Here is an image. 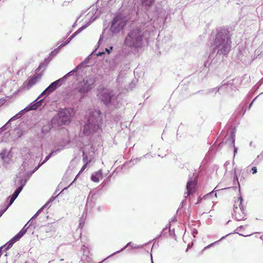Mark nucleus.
<instances>
[{
	"label": "nucleus",
	"mask_w": 263,
	"mask_h": 263,
	"mask_svg": "<svg viewBox=\"0 0 263 263\" xmlns=\"http://www.w3.org/2000/svg\"><path fill=\"white\" fill-rule=\"evenodd\" d=\"M156 13L157 14L156 18L155 17H152L150 18V21L148 22L152 25V23H151L152 21H155V19L156 18H160L162 19V21L164 20H165L166 16L167 15L166 11L164 9L162 8L161 7H160L159 6H156Z\"/></svg>",
	"instance_id": "14"
},
{
	"label": "nucleus",
	"mask_w": 263,
	"mask_h": 263,
	"mask_svg": "<svg viewBox=\"0 0 263 263\" xmlns=\"http://www.w3.org/2000/svg\"><path fill=\"white\" fill-rule=\"evenodd\" d=\"M91 22H89L87 23L86 24L80 27L79 29H78L70 37H69L66 41H69V43L70 41L74 37L77 35H78L79 33H80L82 31H83L84 29L86 28L88 26L90 25Z\"/></svg>",
	"instance_id": "23"
},
{
	"label": "nucleus",
	"mask_w": 263,
	"mask_h": 263,
	"mask_svg": "<svg viewBox=\"0 0 263 263\" xmlns=\"http://www.w3.org/2000/svg\"><path fill=\"white\" fill-rule=\"evenodd\" d=\"M252 174H255L257 173V168L255 166H253L252 168Z\"/></svg>",
	"instance_id": "55"
},
{
	"label": "nucleus",
	"mask_w": 263,
	"mask_h": 263,
	"mask_svg": "<svg viewBox=\"0 0 263 263\" xmlns=\"http://www.w3.org/2000/svg\"><path fill=\"white\" fill-rule=\"evenodd\" d=\"M22 116H21V115L20 114L19 112L17 113L16 114H15L14 116H13L12 117H11L9 120L8 121L10 123L11 121H14L16 119H18L20 118H21Z\"/></svg>",
	"instance_id": "38"
},
{
	"label": "nucleus",
	"mask_w": 263,
	"mask_h": 263,
	"mask_svg": "<svg viewBox=\"0 0 263 263\" xmlns=\"http://www.w3.org/2000/svg\"><path fill=\"white\" fill-rule=\"evenodd\" d=\"M243 199L241 196L239 197L238 201L239 202V209H238L237 206L234 207V212L232 214L233 217L237 221H240L246 219V212L245 210L242 205V202Z\"/></svg>",
	"instance_id": "8"
},
{
	"label": "nucleus",
	"mask_w": 263,
	"mask_h": 263,
	"mask_svg": "<svg viewBox=\"0 0 263 263\" xmlns=\"http://www.w3.org/2000/svg\"><path fill=\"white\" fill-rule=\"evenodd\" d=\"M105 54V52L104 51H102V52H99L98 53H97V55L98 56H101L103 54Z\"/></svg>",
	"instance_id": "60"
},
{
	"label": "nucleus",
	"mask_w": 263,
	"mask_h": 263,
	"mask_svg": "<svg viewBox=\"0 0 263 263\" xmlns=\"http://www.w3.org/2000/svg\"><path fill=\"white\" fill-rule=\"evenodd\" d=\"M10 127V123L9 121H8L5 125H4L2 127L0 128V130L4 132L6 131L7 129V128Z\"/></svg>",
	"instance_id": "37"
},
{
	"label": "nucleus",
	"mask_w": 263,
	"mask_h": 263,
	"mask_svg": "<svg viewBox=\"0 0 263 263\" xmlns=\"http://www.w3.org/2000/svg\"><path fill=\"white\" fill-rule=\"evenodd\" d=\"M32 218L25 225V226L23 228V229L17 233L21 234L20 238L26 233L27 230L28 228L32 224V222H31L29 226L27 227V224L30 222Z\"/></svg>",
	"instance_id": "29"
},
{
	"label": "nucleus",
	"mask_w": 263,
	"mask_h": 263,
	"mask_svg": "<svg viewBox=\"0 0 263 263\" xmlns=\"http://www.w3.org/2000/svg\"><path fill=\"white\" fill-rule=\"evenodd\" d=\"M6 150H3L2 153H0V157L2 160H5V158L6 157Z\"/></svg>",
	"instance_id": "45"
},
{
	"label": "nucleus",
	"mask_w": 263,
	"mask_h": 263,
	"mask_svg": "<svg viewBox=\"0 0 263 263\" xmlns=\"http://www.w3.org/2000/svg\"><path fill=\"white\" fill-rule=\"evenodd\" d=\"M96 81V78L93 76L86 77L82 82L79 83L78 86L75 90L81 95H85L95 87Z\"/></svg>",
	"instance_id": "5"
},
{
	"label": "nucleus",
	"mask_w": 263,
	"mask_h": 263,
	"mask_svg": "<svg viewBox=\"0 0 263 263\" xmlns=\"http://www.w3.org/2000/svg\"><path fill=\"white\" fill-rule=\"evenodd\" d=\"M15 131L16 132V134L17 138H21L24 134V132L21 129L17 128Z\"/></svg>",
	"instance_id": "43"
},
{
	"label": "nucleus",
	"mask_w": 263,
	"mask_h": 263,
	"mask_svg": "<svg viewBox=\"0 0 263 263\" xmlns=\"http://www.w3.org/2000/svg\"><path fill=\"white\" fill-rule=\"evenodd\" d=\"M63 80H58L52 82L40 95L39 97L46 98L50 94L55 91L58 88L62 86L63 83H62Z\"/></svg>",
	"instance_id": "9"
},
{
	"label": "nucleus",
	"mask_w": 263,
	"mask_h": 263,
	"mask_svg": "<svg viewBox=\"0 0 263 263\" xmlns=\"http://www.w3.org/2000/svg\"><path fill=\"white\" fill-rule=\"evenodd\" d=\"M50 202L48 201L41 208H40L37 212L34 215V216L32 217V219L36 218L37 215L45 209L46 208Z\"/></svg>",
	"instance_id": "31"
},
{
	"label": "nucleus",
	"mask_w": 263,
	"mask_h": 263,
	"mask_svg": "<svg viewBox=\"0 0 263 263\" xmlns=\"http://www.w3.org/2000/svg\"><path fill=\"white\" fill-rule=\"evenodd\" d=\"M69 3V2H68V1H65L62 4V6H67Z\"/></svg>",
	"instance_id": "57"
},
{
	"label": "nucleus",
	"mask_w": 263,
	"mask_h": 263,
	"mask_svg": "<svg viewBox=\"0 0 263 263\" xmlns=\"http://www.w3.org/2000/svg\"><path fill=\"white\" fill-rule=\"evenodd\" d=\"M193 235L194 237H195V234H197L198 233L197 230L196 229H194L193 231Z\"/></svg>",
	"instance_id": "59"
},
{
	"label": "nucleus",
	"mask_w": 263,
	"mask_h": 263,
	"mask_svg": "<svg viewBox=\"0 0 263 263\" xmlns=\"http://www.w3.org/2000/svg\"><path fill=\"white\" fill-rule=\"evenodd\" d=\"M154 27L149 22H142L131 26L124 39V45L130 50L138 51L147 42L149 33Z\"/></svg>",
	"instance_id": "2"
},
{
	"label": "nucleus",
	"mask_w": 263,
	"mask_h": 263,
	"mask_svg": "<svg viewBox=\"0 0 263 263\" xmlns=\"http://www.w3.org/2000/svg\"><path fill=\"white\" fill-rule=\"evenodd\" d=\"M235 132L233 130H232L230 135L227 138L225 143L223 141L221 142L218 145V147L220 148L224 144L231 146L234 147V156H235L236 154L237 153V148L235 146Z\"/></svg>",
	"instance_id": "10"
},
{
	"label": "nucleus",
	"mask_w": 263,
	"mask_h": 263,
	"mask_svg": "<svg viewBox=\"0 0 263 263\" xmlns=\"http://www.w3.org/2000/svg\"><path fill=\"white\" fill-rule=\"evenodd\" d=\"M201 199L198 198L197 202L196 203V204L199 203L201 202Z\"/></svg>",
	"instance_id": "63"
},
{
	"label": "nucleus",
	"mask_w": 263,
	"mask_h": 263,
	"mask_svg": "<svg viewBox=\"0 0 263 263\" xmlns=\"http://www.w3.org/2000/svg\"><path fill=\"white\" fill-rule=\"evenodd\" d=\"M258 97V96H257L256 97H255L252 101V102H251V103L250 104L249 106V109H250L251 107L252 106L253 103H254V102L255 101V100L257 99V98Z\"/></svg>",
	"instance_id": "56"
},
{
	"label": "nucleus",
	"mask_w": 263,
	"mask_h": 263,
	"mask_svg": "<svg viewBox=\"0 0 263 263\" xmlns=\"http://www.w3.org/2000/svg\"><path fill=\"white\" fill-rule=\"evenodd\" d=\"M69 43V41H65L60 45L57 48L54 49L53 51H52L48 57H50V58H52V59L55 57L60 51V50L64 47V46L67 45Z\"/></svg>",
	"instance_id": "20"
},
{
	"label": "nucleus",
	"mask_w": 263,
	"mask_h": 263,
	"mask_svg": "<svg viewBox=\"0 0 263 263\" xmlns=\"http://www.w3.org/2000/svg\"><path fill=\"white\" fill-rule=\"evenodd\" d=\"M261 161L257 158H256L253 162H252V164L254 165H258Z\"/></svg>",
	"instance_id": "51"
},
{
	"label": "nucleus",
	"mask_w": 263,
	"mask_h": 263,
	"mask_svg": "<svg viewBox=\"0 0 263 263\" xmlns=\"http://www.w3.org/2000/svg\"><path fill=\"white\" fill-rule=\"evenodd\" d=\"M63 192V191H62L59 194L57 195L56 196H52L50 199L49 200H48V201L51 203L53 201H54L55 198L60 194H61Z\"/></svg>",
	"instance_id": "46"
},
{
	"label": "nucleus",
	"mask_w": 263,
	"mask_h": 263,
	"mask_svg": "<svg viewBox=\"0 0 263 263\" xmlns=\"http://www.w3.org/2000/svg\"><path fill=\"white\" fill-rule=\"evenodd\" d=\"M63 148H61V149H54V150H52L51 151V152L48 154L45 158V159L42 161L41 162V163L43 165L45 163H46L50 158L51 157L54 155V154H57L58 153H59L60 152V151L61 149H62Z\"/></svg>",
	"instance_id": "28"
},
{
	"label": "nucleus",
	"mask_w": 263,
	"mask_h": 263,
	"mask_svg": "<svg viewBox=\"0 0 263 263\" xmlns=\"http://www.w3.org/2000/svg\"><path fill=\"white\" fill-rule=\"evenodd\" d=\"M232 34L229 29L219 27L216 30V34L211 45V51L207 60L204 62V67L209 68L216 65L218 59H223L227 57L232 48Z\"/></svg>",
	"instance_id": "1"
},
{
	"label": "nucleus",
	"mask_w": 263,
	"mask_h": 263,
	"mask_svg": "<svg viewBox=\"0 0 263 263\" xmlns=\"http://www.w3.org/2000/svg\"><path fill=\"white\" fill-rule=\"evenodd\" d=\"M230 234H231V233L228 234L226 235V236H224L222 237L221 238V239H219L218 241H215V242H213V243H211V244L209 245L208 246H207L206 247H205L204 248V249H206L210 248L211 247H212V246L214 243H216L218 242V241H219L220 240H222V239H224L226 237H227V236H228V235H230Z\"/></svg>",
	"instance_id": "41"
},
{
	"label": "nucleus",
	"mask_w": 263,
	"mask_h": 263,
	"mask_svg": "<svg viewBox=\"0 0 263 263\" xmlns=\"http://www.w3.org/2000/svg\"><path fill=\"white\" fill-rule=\"evenodd\" d=\"M113 49V47L112 46H110L109 47V48H105V51L108 53V54H110V53L111 52V51H112Z\"/></svg>",
	"instance_id": "52"
},
{
	"label": "nucleus",
	"mask_w": 263,
	"mask_h": 263,
	"mask_svg": "<svg viewBox=\"0 0 263 263\" xmlns=\"http://www.w3.org/2000/svg\"><path fill=\"white\" fill-rule=\"evenodd\" d=\"M127 21L120 15H116L111 22L110 31L113 33H119L126 25Z\"/></svg>",
	"instance_id": "7"
},
{
	"label": "nucleus",
	"mask_w": 263,
	"mask_h": 263,
	"mask_svg": "<svg viewBox=\"0 0 263 263\" xmlns=\"http://www.w3.org/2000/svg\"><path fill=\"white\" fill-rule=\"evenodd\" d=\"M43 164L40 162L37 166H36L33 171H32V173H34L35 171H36Z\"/></svg>",
	"instance_id": "50"
},
{
	"label": "nucleus",
	"mask_w": 263,
	"mask_h": 263,
	"mask_svg": "<svg viewBox=\"0 0 263 263\" xmlns=\"http://www.w3.org/2000/svg\"><path fill=\"white\" fill-rule=\"evenodd\" d=\"M167 229H168V231L169 233L170 236H171L173 237H175V230H174V229H173V230L171 229V224L170 223L167 224V225L166 226V227L163 229L162 232L159 235L158 237H160L161 236H164L165 234V233H166L165 231L167 230Z\"/></svg>",
	"instance_id": "21"
},
{
	"label": "nucleus",
	"mask_w": 263,
	"mask_h": 263,
	"mask_svg": "<svg viewBox=\"0 0 263 263\" xmlns=\"http://www.w3.org/2000/svg\"><path fill=\"white\" fill-rule=\"evenodd\" d=\"M236 178L237 181V183L238 184H239V182H238V178H237V176H236V174H235V175H234V179Z\"/></svg>",
	"instance_id": "61"
},
{
	"label": "nucleus",
	"mask_w": 263,
	"mask_h": 263,
	"mask_svg": "<svg viewBox=\"0 0 263 263\" xmlns=\"http://www.w3.org/2000/svg\"><path fill=\"white\" fill-rule=\"evenodd\" d=\"M29 110H35L37 108V105H36L35 100L32 102L27 106Z\"/></svg>",
	"instance_id": "33"
},
{
	"label": "nucleus",
	"mask_w": 263,
	"mask_h": 263,
	"mask_svg": "<svg viewBox=\"0 0 263 263\" xmlns=\"http://www.w3.org/2000/svg\"><path fill=\"white\" fill-rule=\"evenodd\" d=\"M45 230L46 231V232H48L51 230L54 231V228H53L52 226H51V227L46 226L45 227Z\"/></svg>",
	"instance_id": "47"
},
{
	"label": "nucleus",
	"mask_w": 263,
	"mask_h": 263,
	"mask_svg": "<svg viewBox=\"0 0 263 263\" xmlns=\"http://www.w3.org/2000/svg\"><path fill=\"white\" fill-rule=\"evenodd\" d=\"M197 185V181L195 179L189 180L186 184V190L187 192L185 193L184 198H186L188 196L193 194L196 191V187Z\"/></svg>",
	"instance_id": "15"
},
{
	"label": "nucleus",
	"mask_w": 263,
	"mask_h": 263,
	"mask_svg": "<svg viewBox=\"0 0 263 263\" xmlns=\"http://www.w3.org/2000/svg\"><path fill=\"white\" fill-rule=\"evenodd\" d=\"M29 111H30V110H29L28 107L27 106L26 107H25L24 109L21 110L18 112L20 113L21 116H23L26 112H27Z\"/></svg>",
	"instance_id": "44"
},
{
	"label": "nucleus",
	"mask_w": 263,
	"mask_h": 263,
	"mask_svg": "<svg viewBox=\"0 0 263 263\" xmlns=\"http://www.w3.org/2000/svg\"><path fill=\"white\" fill-rule=\"evenodd\" d=\"M175 220H176V217H174L172 220H171V222L172 221H174Z\"/></svg>",
	"instance_id": "64"
},
{
	"label": "nucleus",
	"mask_w": 263,
	"mask_h": 263,
	"mask_svg": "<svg viewBox=\"0 0 263 263\" xmlns=\"http://www.w3.org/2000/svg\"><path fill=\"white\" fill-rule=\"evenodd\" d=\"M256 158L261 161L263 159V152Z\"/></svg>",
	"instance_id": "54"
},
{
	"label": "nucleus",
	"mask_w": 263,
	"mask_h": 263,
	"mask_svg": "<svg viewBox=\"0 0 263 263\" xmlns=\"http://www.w3.org/2000/svg\"><path fill=\"white\" fill-rule=\"evenodd\" d=\"M103 209V207H101V206H99V207L98 208V211H102Z\"/></svg>",
	"instance_id": "62"
},
{
	"label": "nucleus",
	"mask_w": 263,
	"mask_h": 263,
	"mask_svg": "<svg viewBox=\"0 0 263 263\" xmlns=\"http://www.w3.org/2000/svg\"><path fill=\"white\" fill-rule=\"evenodd\" d=\"M27 182V179L21 178L18 180L16 179L15 180V184L16 185H18L19 186L14 191V193L12 195L16 198L18 197L20 193H21V192L22 191L23 187L25 185Z\"/></svg>",
	"instance_id": "13"
},
{
	"label": "nucleus",
	"mask_w": 263,
	"mask_h": 263,
	"mask_svg": "<svg viewBox=\"0 0 263 263\" xmlns=\"http://www.w3.org/2000/svg\"><path fill=\"white\" fill-rule=\"evenodd\" d=\"M21 234H17L14 237H13L9 241H8L6 244L2 246L3 251H6L12 247L13 245L16 241L20 240Z\"/></svg>",
	"instance_id": "17"
},
{
	"label": "nucleus",
	"mask_w": 263,
	"mask_h": 263,
	"mask_svg": "<svg viewBox=\"0 0 263 263\" xmlns=\"http://www.w3.org/2000/svg\"><path fill=\"white\" fill-rule=\"evenodd\" d=\"M247 225H246V226H239V227H237V228H236V229L234 231V233H237V234H238L239 235H240V236H245V237H247V236H250V235H242V234H240V233H239L237 232V231H240L241 229H243V228H246V227H247Z\"/></svg>",
	"instance_id": "36"
},
{
	"label": "nucleus",
	"mask_w": 263,
	"mask_h": 263,
	"mask_svg": "<svg viewBox=\"0 0 263 263\" xmlns=\"http://www.w3.org/2000/svg\"><path fill=\"white\" fill-rule=\"evenodd\" d=\"M185 199L181 202L180 205H179V209L182 208L183 206V203L184 201L186 200V198H184Z\"/></svg>",
	"instance_id": "58"
},
{
	"label": "nucleus",
	"mask_w": 263,
	"mask_h": 263,
	"mask_svg": "<svg viewBox=\"0 0 263 263\" xmlns=\"http://www.w3.org/2000/svg\"><path fill=\"white\" fill-rule=\"evenodd\" d=\"M99 98L105 106L110 107L115 105L117 96L113 90L104 89L99 93Z\"/></svg>",
	"instance_id": "6"
},
{
	"label": "nucleus",
	"mask_w": 263,
	"mask_h": 263,
	"mask_svg": "<svg viewBox=\"0 0 263 263\" xmlns=\"http://www.w3.org/2000/svg\"><path fill=\"white\" fill-rule=\"evenodd\" d=\"M214 192H215L214 190H213L211 192L207 194L206 195H205V196H203V198L205 199V198L209 197L211 196H212L213 194H214Z\"/></svg>",
	"instance_id": "49"
},
{
	"label": "nucleus",
	"mask_w": 263,
	"mask_h": 263,
	"mask_svg": "<svg viewBox=\"0 0 263 263\" xmlns=\"http://www.w3.org/2000/svg\"><path fill=\"white\" fill-rule=\"evenodd\" d=\"M27 162H24L22 165L23 167L20 168L21 172H19V173L16 175V178L18 179L23 178V179H27V180L29 179V178L31 176V175L34 173H32V171L31 172H26L25 171V167H26V164Z\"/></svg>",
	"instance_id": "16"
},
{
	"label": "nucleus",
	"mask_w": 263,
	"mask_h": 263,
	"mask_svg": "<svg viewBox=\"0 0 263 263\" xmlns=\"http://www.w3.org/2000/svg\"><path fill=\"white\" fill-rule=\"evenodd\" d=\"M155 0H140L142 6L146 9L149 8L154 3Z\"/></svg>",
	"instance_id": "27"
},
{
	"label": "nucleus",
	"mask_w": 263,
	"mask_h": 263,
	"mask_svg": "<svg viewBox=\"0 0 263 263\" xmlns=\"http://www.w3.org/2000/svg\"><path fill=\"white\" fill-rule=\"evenodd\" d=\"M103 178V173L101 170L94 172L91 176V180L94 182H98L100 178Z\"/></svg>",
	"instance_id": "19"
},
{
	"label": "nucleus",
	"mask_w": 263,
	"mask_h": 263,
	"mask_svg": "<svg viewBox=\"0 0 263 263\" xmlns=\"http://www.w3.org/2000/svg\"><path fill=\"white\" fill-rule=\"evenodd\" d=\"M142 157H137L135 159H131L129 162L127 163L128 164H129L130 163H132V166L135 165V164L137 163L138 162H139Z\"/></svg>",
	"instance_id": "34"
},
{
	"label": "nucleus",
	"mask_w": 263,
	"mask_h": 263,
	"mask_svg": "<svg viewBox=\"0 0 263 263\" xmlns=\"http://www.w3.org/2000/svg\"><path fill=\"white\" fill-rule=\"evenodd\" d=\"M6 102V99L5 98H1L0 99V107L2 106Z\"/></svg>",
	"instance_id": "53"
},
{
	"label": "nucleus",
	"mask_w": 263,
	"mask_h": 263,
	"mask_svg": "<svg viewBox=\"0 0 263 263\" xmlns=\"http://www.w3.org/2000/svg\"><path fill=\"white\" fill-rule=\"evenodd\" d=\"M225 85L226 84L223 83L221 86L219 87H215L211 89H209L205 92V95L216 94L217 92L222 89L223 87L225 86Z\"/></svg>",
	"instance_id": "26"
},
{
	"label": "nucleus",
	"mask_w": 263,
	"mask_h": 263,
	"mask_svg": "<svg viewBox=\"0 0 263 263\" xmlns=\"http://www.w3.org/2000/svg\"><path fill=\"white\" fill-rule=\"evenodd\" d=\"M99 109L89 111V116L87 122L82 126L81 130L84 136H88L97 132L101 127L102 118Z\"/></svg>",
	"instance_id": "3"
},
{
	"label": "nucleus",
	"mask_w": 263,
	"mask_h": 263,
	"mask_svg": "<svg viewBox=\"0 0 263 263\" xmlns=\"http://www.w3.org/2000/svg\"><path fill=\"white\" fill-rule=\"evenodd\" d=\"M41 97H39V96L35 100V103L36 105H37V108H39L40 106H41L45 99V98L44 97V98L41 99L40 100H38L39 98Z\"/></svg>",
	"instance_id": "39"
},
{
	"label": "nucleus",
	"mask_w": 263,
	"mask_h": 263,
	"mask_svg": "<svg viewBox=\"0 0 263 263\" xmlns=\"http://www.w3.org/2000/svg\"><path fill=\"white\" fill-rule=\"evenodd\" d=\"M41 77L40 74H36L33 76V77L30 78L27 81H25L23 85V87L24 89L29 90L33 85H34L39 79Z\"/></svg>",
	"instance_id": "12"
},
{
	"label": "nucleus",
	"mask_w": 263,
	"mask_h": 263,
	"mask_svg": "<svg viewBox=\"0 0 263 263\" xmlns=\"http://www.w3.org/2000/svg\"><path fill=\"white\" fill-rule=\"evenodd\" d=\"M94 202H95L93 201V198L92 197L90 199L88 198L86 204V208H92L93 206Z\"/></svg>",
	"instance_id": "32"
},
{
	"label": "nucleus",
	"mask_w": 263,
	"mask_h": 263,
	"mask_svg": "<svg viewBox=\"0 0 263 263\" xmlns=\"http://www.w3.org/2000/svg\"><path fill=\"white\" fill-rule=\"evenodd\" d=\"M52 58H50V57H48L47 58H45L44 60V61L43 62H42L39 67L37 68L36 70L39 71L42 68L45 70L46 67H47V65L49 64V63L51 61Z\"/></svg>",
	"instance_id": "25"
},
{
	"label": "nucleus",
	"mask_w": 263,
	"mask_h": 263,
	"mask_svg": "<svg viewBox=\"0 0 263 263\" xmlns=\"http://www.w3.org/2000/svg\"><path fill=\"white\" fill-rule=\"evenodd\" d=\"M72 109L70 108H65L60 109L51 119L53 128H58L65 125L70 122Z\"/></svg>",
	"instance_id": "4"
},
{
	"label": "nucleus",
	"mask_w": 263,
	"mask_h": 263,
	"mask_svg": "<svg viewBox=\"0 0 263 263\" xmlns=\"http://www.w3.org/2000/svg\"><path fill=\"white\" fill-rule=\"evenodd\" d=\"M91 22H89L87 23L86 24L80 27L79 29H78L70 37H69L66 41H69V43L70 41L74 37L77 35H78L79 33H80L82 31H83L84 29L86 28L88 26L90 25Z\"/></svg>",
	"instance_id": "22"
},
{
	"label": "nucleus",
	"mask_w": 263,
	"mask_h": 263,
	"mask_svg": "<svg viewBox=\"0 0 263 263\" xmlns=\"http://www.w3.org/2000/svg\"><path fill=\"white\" fill-rule=\"evenodd\" d=\"M82 65V63H81L78 66L75 67L73 70L68 72L67 73H66L64 76H63L61 78H60V80H63L62 83H64V82L66 81V79L68 77L74 76L75 74H76L78 71V69L79 68V67H81Z\"/></svg>",
	"instance_id": "18"
},
{
	"label": "nucleus",
	"mask_w": 263,
	"mask_h": 263,
	"mask_svg": "<svg viewBox=\"0 0 263 263\" xmlns=\"http://www.w3.org/2000/svg\"><path fill=\"white\" fill-rule=\"evenodd\" d=\"M51 128H53L51 124V121L49 122H47L45 124H44L41 129L42 134L45 136L48 133H49Z\"/></svg>",
	"instance_id": "24"
},
{
	"label": "nucleus",
	"mask_w": 263,
	"mask_h": 263,
	"mask_svg": "<svg viewBox=\"0 0 263 263\" xmlns=\"http://www.w3.org/2000/svg\"><path fill=\"white\" fill-rule=\"evenodd\" d=\"M81 250L82 251H83V257H82V259H85V258H84L85 257V253L86 252L89 253L88 249L85 246V245H84L82 247Z\"/></svg>",
	"instance_id": "42"
},
{
	"label": "nucleus",
	"mask_w": 263,
	"mask_h": 263,
	"mask_svg": "<svg viewBox=\"0 0 263 263\" xmlns=\"http://www.w3.org/2000/svg\"><path fill=\"white\" fill-rule=\"evenodd\" d=\"M129 246L131 247H132V248H134V247H133V243H132V242H129L127 243V244H126V245H125V246L123 248H122L121 250H119V251H116V252H114V253L111 254L110 255H109V256L108 257H108H110V256H112L114 255H115V254H116L119 253H120V252H121L123 251V250H124L126 248H127V247H129Z\"/></svg>",
	"instance_id": "30"
},
{
	"label": "nucleus",
	"mask_w": 263,
	"mask_h": 263,
	"mask_svg": "<svg viewBox=\"0 0 263 263\" xmlns=\"http://www.w3.org/2000/svg\"><path fill=\"white\" fill-rule=\"evenodd\" d=\"M8 209V206H5L4 209H1L0 210V217L3 215V214L7 211Z\"/></svg>",
	"instance_id": "48"
},
{
	"label": "nucleus",
	"mask_w": 263,
	"mask_h": 263,
	"mask_svg": "<svg viewBox=\"0 0 263 263\" xmlns=\"http://www.w3.org/2000/svg\"><path fill=\"white\" fill-rule=\"evenodd\" d=\"M84 213L83 214L79 220V228L82 229L85 223Z\"/></svg>",
	"instance_id": "35"
},
{
	"label": "nucleus",
	"mask_w": 263,
	"mask_h": 263,
	"mask_svg": "<svg viewBox=\"0 0 263 263\" xmlns=\"http://www.w3.org/2000/svg\"><path fill=\"white\" fill-rule=\"evenodd\" d=\"M9 200V204L6 206H8V208L13 203L14 200L16 199V198L13 197L12 195L9 196L8 197Z\"/></svg>",
	"instance_id": "40"
},
{
	"label": "nucleus",
	"mask_w": 263,
	"mask_h": 263,
	"mask_svg": "<svg viewBox=\"0 0 263 263\" xmlns=\"http://www.w3.org/2000/svg\"><path fill=\"white\" fill-rule=\"evenodd\" d=\"M242 82V80L241 78H236L234 79L229 81L226 84L224 87H230L232 90L235 91L238 87H239L241 83Z\"/></svg>",
	"instance_id": "11"
}]
</instances>
